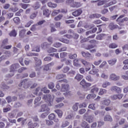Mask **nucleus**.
<instances>
[{
	"mask_svg": "<svg viewBox=\"0 0 128 128\" xmlns=\"http://www.w3.org/2000/svg\"><path fill=\"white\" fill-rule=\"evenodd\" d=\"M102 16V14H94L90 16V18H98Z\"/></svg>",
	"mask_w": 128,
	"mask_h": 128,
	"instance_id": "4468645a",
	"label": "nucleus"
},
{
	"mask_svg": "<svg viewBox=\"0 0 128 128\" xmlns=\"http://www.w3.org/2000/svg\"><path fill=\"white\" fill-rule=\"evenodd\" d=\"M112 92H116L118 94H120L122 92V89L120 87L116 86H112L110 88Z\"/></svg>",
	"mask_w": 128,
	"mask_h": 128,
	"instance_id": "423d86ee",
	"label": "nucleus"
},
{
	"mask_svg": "<svg viewBox=\"0 0 128 128\" xmlns=\"http://www.w3.org/2000/svg\"><path fill=\"white\" fill-rule=\"evenodd\" d=\"M40 112H50V108L48 107V105L43 104L41 106V110Z\"/></svg>",
	"mask_w": 128,
	"mask_h": 128,
	"instance_id": "9d476101",
	"label": "nucleus"
},
{
	"mask_svg": "<svg viewBox=\"0 0 128 128\" xmlns=\"http://www.w3.org/2000/svg\"><path fill=\"white\" fill-rule=\"evenodd\" d=\"M53 46H54V48H60V47L62 46V44H60V42L54 43L53 44Z\"/></svg>",
	"mask_w": 128,
	"mask_h": 128,
	"instance_id": "4d7b16f0",
	"label": "nucleus"
},
{
	"mask_svg": "<svg viewBox=\"0 0 128 128\" xmlns=\"http://www.w3.org/2000/svg\"><path fill=\"white\" fill-rule=\"evenodd\" d=\"M74 66H80V64H78V60L75 59L74 60Z\"/></svg>",
	"mask_w": 128,
	"mask_h": 128,
	"instance_id": "f704fd0d",
	"label": "nucleus"
},
{
	"mask_svg": "<svg viewBox=\"0 0 128 128\" xmlns=\"http://www.w3.org/2000/svg\"><path fill=\"white\" fill-rule=\"evenodd\" d=\"M122 96H124L123 94H118L112 95L110 96V98L112 100H118H118H121V98H122Z\"/></svg>",
	"mask_w": 128,
	"mask_h": 128,
	"instance_id": "39448f33",
	"label": "nucleus"
},
{
	"mask_svg": "<svg viewBox=\"0 0 128 128\" xmlns=\"http://www.w3.org/2000/svg\"><path fill=\"white\" fill-rule=\"evenodd\" d=\"M102 62V60H96L94 62V66H100Z\"/></svg>",
	"mask_w": 128,
	"mask_h": 128,
	"instance_id": "864d4df0",
	"label": "nucleus"
},
{
	"mask_svg": "<svg viewBox=\"0 0 128 128\" xmlns=\"http://www.w3.org/2000/svg\"><path fill=\"white\" fill-rule=\"evenodd\" d=\"M82 10L81 9H78L75 12H73L72 14L74 16H80L82 14Z\"/></svg>",
	"mask_w": 128,
	"mask_h": 128,
	"instance_id": "1a4fd4ad",
	"label": "nucleus"
},
{
	"mask_svg": "<svg viewBox=\"0 0 128 128\" xmlns=\"http://www.w3.org/2000/svg\"><path fill=\"white\" fill-rule=\"evenodd\" d=\"M4 54H5L6 56H6V58H10V56H12V53L10 51H6L4 52Z\"/></svg>",
	"mask_w": 128,
	"mask_h": 128,
	"instance_id": "8fccbe9b",
	"label": "nucleus"
},
{
	"mask_svg": "<svg viewBox=\"0 0 128 128\" xmlns=\"http://www.w3.org/2000/svg\"><path fill=\"white\" fill-rule=\"evenodd\" d=\"M116 22L121 26H124V24H122L124 22V19H120V18H118V19L116 20Z\"/></svg>",
	"mask_w": 128,
	"mask_h": 128,
	"instance_id": "5701e85b",
	"label": "nucleus"
},
{
	"mask_svg": "<svg viewBox=\"0 0 128 128\" xmlns=\"http://www.w3.org/2000/svg\"><path fill=\"white\" fill-rule=\"evenodd\" d=\"M60 10H54L52 14V16H56V14H59V12H60Z\"/></svg>",
	"mask_w": 128,
	"mask_h": 128,
	"instance_id": "37998d69",
	"label": "nucleus"
},
{
	"mask_svg": "<svg viewBox=\"0 0 128 128\" xmlns=\"http://www.w3.org/2000/svg\"><path fill=\"white\" fill-rule=\"evenodd\" d=\"M112 84L110 82H108V81L104 82L102 84V88H106L108 86H110Z\"/></svg>",
	"mask_w": 128,
	"mask_h": 128,
	"instance_id": "f3484780",
	"label": "nucleus"
},
{
	"mask_svg": "<svg viewBox=\"0 0 128 128\" xmlns=\"http://www.w3.org/2000/svg\"><path fill=\"white\" fill-rule=\"evenodd\" d=\"M56 52V49L51 48L48 50V52Z\"/></svg>",
	"mask_w": 128,
	"mask_h": 128,
	"instance_id": "69168bd1",
	"label": "nucleus"
},
{
	"mask_svg": "<svg viewBox=\"0 0 128 128\" xmlns=\"http://www.w3.org/2000/svg\"><path fill=\"white\" fill-rule=\"evenodd\" d=\"M82 78H84V76L78 74H76V75L74 77V80H76L78 82H80V80H82Z\"/></svg>",
	"mask_w": 128,
	"mask_h": 128,
	"instance_id": "ddd939ff",
	"label": "nucleus"
},
{
	"mask_svg": "<svg viewBox=\"0 0 128 128\" xmlns=\"http://www.w3.org/2000/svg\"><path fill=\"white\" fill-rule=\"evenodd\" d=\"M76 56H78V55H76V54H68V58L70 60H74V58H76Z\"/></svg>",
	"mask_w": 128,
	"mask_h": 128,
	"instance_id": "c85d7f7f",
	"label": "nucleus"
},
{
	"mask_svg": "<svg viewBox=\"0 0 128 128\" xmlns=\"http://www.w3.org/2000/svg\"><path fill=\"white\" fill-rule=\"evenodd\" d=\"M78 103H76L73 106L72 108L76 112V110L78 109Z\"/></svg>",
	"mask_w": 128,
	"mask_h": 128,
	"instance_id": "09e8293b",
	"label": "nucleus"
},
{
	"mask_svg": "<svg viewBox=\"0 0 128 128\" xmlns=\"http://www.w3.org/2000/svg\"><path fill=\"white\" fill-rule=\"evenodd\" d=\"M40 3H38V2H36V4H34V6H32V8H34V10H38V8H40Z\"/></svg>",
	"mask_w": 128,
	"mask_h": 128,
	"instance_id": "c9c22d12",
	"label": "nucleus"
},
{
	"mask_svg": "<svg viewBox=\"0 0 128 128\" xmlns=\"http://www.w3.org/2000/svg\"><path fill=\"white\" fill-rule=\"evenodd\" d=\"M59 40L60 42H64V44H70V41L66 39L59 38Z\"/></svg>",
	"mask_w": 128,
	"mask_h": 128,
	"instance_id": "49530a36",
	"label": "nucleus"
},
{
	"mask_svg": "<svg viewBox=\"0 0 128 128\" xmlns=\"http://www.w3.org/2000/svg\"><path fill=\"white\" fill-rule=\"evenodd\" d=\"M109 28L110 30H114V28H116V25H114V23H110L109 25Z\"/></svg>",
	"mask_w": 128,
	"mask_h": 128,
	"instance_id": "58836bf2",
	"label": "nucleus"
},
{
	"mask_svg": "<svg viewBox=\"0 0 128 128\" xmlns=\"http://www.w3.org/2000/svg\"><path fill=\"white\" fill-rule=\"evenodd\" d=\"M26 56H38V54H36L29 52L26 54Z\"/></svg>",
	"mask_w": 128,
	"mask_h": 128,
	"instance_id": "3c124183",
	"label": "nucleus"
},
{
	"mask_svg": "<svg viewBox=\"0 0 128 128\" xmlns=\"http://www.w3.org/2000/svg\"><path fill=\"white\" fill-rule=\"evenodd\" d=\"M1 48H4L5 50H10V48H11L12 46H6L4 45H2Z\"/></svg>",
	"mask_w": 128,
	"mask_h": 128,
	"instance_id": "e2e57ef3",
	"label": "nucleus"
},
{
	"mask_svg": "<svg viewBox=\"0 0 128 128\" xmlns=\"http://www.w3.org/2000/svg\"><path fill=\"white\" fill-rule=\"evenodd\" d=\"M70 90V86L68 84H62L61 92H66L64 93V96H68L70 94V92L68 91Z\"/></svg>",
	"mask_w": 128,
	"mask_h": 128,
	"instance_id": "f257e3e1",
	"label": "nucleus"
},
{
	"mask_svg": "<svg viewBox=\"0 0 128 128\" xmlns=\"http://www.w3.org/2000/svg\"><path fill=\"white\" fill-rule=\"evenodd\" d=\"M98 68H94L92 70L89 72L90 74H98Z\"/></svg>",
	"mask_w": 128,
	"mask_h": 128,
	"instance_id": "b1692460",
	"label": "nucleus"
},
{
	"mask_svg": "<svg viewBox=\"0 0 128 128\" xmlns=\"http://www.w3.org/2000/svg\"><path fill=\"white\" fill-rule=\"evenodd\" d=\"M62 18V15L60 14L56 17H55L54 20H60Z\"/></svg>",
	"mask_w": 128,
	"mask_h": 128,
	"instance_id": "0e129e2a",
	"label": "nucleus"
},
{
	"mask_svg": "<svg viewBox=\"0 0 128 128\" xmlns=\"http://www.w3.org/2000/svg\"><path fill=\"white\" fill-rule=\"evenodd\" d=\"M80 3L78 2H74L73 4H71V6L72 8H80Z\"/></svg>",
	"mask_w": 128,
	"mask_h": 128,
	"instance_id": "4be33fe9",
	"label": "nucleus"
},
{
	"mask_svg": "<svg viewBox=\"0 0 128 128\" xmlns=\"http://www.w3.org/2000/svg\"><path fill=\"white\" fill-rule=\"evenodd\" d=\"M88 108H90L91 110H96V104H90L88 106Z\"/></svg>",
	"mask_w": 128,
	"mask_h": 128,
	"instance_id": "c03bdc74",
	"label": "nucleus"
},
{
	"mask_svg": "<svg viewBox=\"0 0 128 128\" xmlns=\"http://www.w3.org/2000/svg\"><path fill=\"white\" fill-rule=\"evenodd\" d=\"M106 92V90L100 88V90L99 94L100 96L104 94Z\"/></svg>",
	"mask_w": 128,
	"mask_h": 128,
	"instance_id": "a19ab883",
	"label": "nucleus"
},
{
	"mask_svg": "<svg viewBox=\"0 0 128 128\" xmlns=\"http://www.w3.org/2000/svg\"><path fill=\"white\" fill-rule=\"evenodd\" d=\"M20 68V64H15L10 66V70H12V75L14 74V72Z\"/></svg>",
	"mask_w": 128,
	"mask_h": 128,
	"instance_id": "20e7f679",
	"label": "nucleus"
},
{
	"mask_svg": "<svg viewBox=\"0 0 128 128\" xmlns=\"http://www.w3.org/2000/svg\"><path fill=\"white\" fill-rule=\"evenodd\" d=\"M82 126L84 128H90V125L86 122L83 121L82 124Z\"/></svg>",
	"mask_w": 128,
	"mask_h": 128,
	"instance_id": "c756f323",
	"label": "nucleus"
},
{
	"mask_svg": "<svg viewBox=\"0 0 128 128\" xmlns=\"http://www.w3.org/2000/svg\"><path fill=\"white\" fill-rule=\"evenodd\" d=\"M82 56H84V58H90V54L88 53V52H81Z\"/></svg>",
	"mask_w": 128,
	"mask_h": 128,
	"instance_id": "cd10ccee",
	"label": "nucleus"
},
{
	"mask_svg": "<svg viewBox=\"0 0 128 128\" xmlns=\"http://www.w3.org/2000/svg\"><path fill=\"white\" fill-rule=\"evenodd\" d=\"M106 36V34H102L98 35L96 36V40H102V38H104V36Z\"/></svg>",
	"mask_w": 128,
	"mask_h": 128,
	"instance_id": "473e14b6",
	"label": "nucleus"
},
{
	"mask_svg": "<svg viewBox=\"0 0 128 128\" xmlns=\"http://www.w3.org/2000/svg\"><path fill=\"white\" fill-rule=\"evenodd\" d=\"M40 97H38L34 100V104L36 106H38L40 104Z\"/></svg>",
	"mask_w": 128,
	"mask_h": 128,
	"instance_id": "2f4dec72",
	"label": "nucleus"
},
{
	"mask_svg": "<svg viewBox=\"0 0 128 128\" xmlns=\"http://www.w3.org/2000/svg\"><path fill=\"white\" fill-rule=\"evenodd\" d=\"M35 60V68H36V70H40V66L42 65V60L40 59H38V58L35 57L34 58Z\"/></svg>",
	"mask_w": 128,
	"mask_h": 128,
	"instance_id": "f03ea898",
	"label": "nucleus"
},
{
	"mask_svg": "<svg viewBox=\"0 0 128 128\" xmlns=\"http://www.w3.org/2000/svg\"><path fill=\"white\" fill-rule=\"evenodd\" d=\"M120 77L114 74H112L109 76L110 80H112L114 82H118V80H120Z\"/></svg>",
	"mask_w": 128,
	"mask_h": 128,
	"instance_id": "7ed1b4c3",
	"label": "nucleus"
},
{
	"mask_svg": "<svg viewBox=\"0 0 128 128\" xmlns=\"http://www.w3.org/2000/svg\"><path fill=\"white\" fill-rule=\"evenodd\" d=\"M43 14L46 16H49L50 14V11L48 9H44L43 10Z\"/></svg>",
	"mask_w": 128,
	"mask_h": 128,
	"instance_id": "412c9836",
	"label": "nucleus"
},
{
	"mask_svg": "<svg viewBox=\"0 0 128 128\" xmlns=\"http://www.w3.org/2000/svg\"><path fill=\"white\" fill-rule=\"evenodd\" d=\"M94 2H97V6H102L106 4V0H98L96 1H93Z\"/></svg>",
	"mask_w": 128,
	"mask_h": 128,
	"instance_id": "2eb2a0df",
	"label": "nucleus"
},
{
	"mask_svg": "<svg viewBox=\"0 0 128 128\" xmlns=\"http://www.w3.org/2000/svg\"><path fill=\"white\" fill-rule=\"evenodd\" d=\"M100 76L104 80H108V75L104 72L101 74Z\"/></svg>",
	"mask_w": 128,
	"mask_h": 128,
	"instance_id": "a878e982",
	"label": "nucleus"
},
{
	"mask_svg": "<svg viewBox=\"0 0 128 128\" xmlns=\"http://www.w3.org/2000/svg\"><path fill=\"white\" fill-rule=\"evenodd\" d=\"M110 100L108 99H106L104 100H102L100 102V104H102V106H110Z\"/></svg>",
	"mask_w": 128,
	"mask_h": 128,
	"instance_id": "9b49d317",
	"label": "nucleus"
},
{
	"mask_svg": "<svg viewBox=\"0 0 128 128\" xmlns=\"http://www.w3.org/2000/svg\"><path fill=\"white\" fill-rule=\"evenodd\" d=\"M49 44H48V43L45 42L41 44V48H44V50L45 48H48Z\"/></svg>",
	"mask_w": 128,
	"mask_h": 128,
	"instance_id": "bb28decb",
	"label": "nucleus"
},
{
	"mask_svg": "<svg viewBox=\"0 0 128 128\" xmlns=\"http://www.w3.org/2000/svg\"><path fill=\"white\" fill-rule=\"evenodd\" d=\"M70 124V122H68V121H66L65 122H64L62 125V128H66V126H68Z\"/></svg>",
	"mask_w": 128,
	"mask_h": 128,
	"instance_id": "13d9d810",
	"label": "nucleus"
},
{
	"mask_svg": "<svg viewBox=\"0 0 128 128\" xmlns=\"http://www.w3.org/2000/svg\"><path fill=\"white\" fill-rule=\"evenodd\" d=\"M48 4L50 8H56V4L48 2Z\"/></svg>",
	"mask_w": 128,
	"mask_h": 128,
	"instance_id": "5fc2aeb1",
	"label": "nucleus"
},
{
	"mask_svg": "<svg viewBox=\"0 0 128 128\" xmlns=\"http://www.w3.org/2000/svg\"><path fill=\"white\" fill-rule=\"evenodd\" d=\"M67 74L68 76H74V74H76V71L74 70H70L68 74Z\"/></svg>",
	"mask_w": 128,
	"mask_h": 128,
	"instance_id": "4c0bfd02",
	"label": "nucleus"
},
{
	"mask_svg": "<svg viewBox=\"0 0 128 128\" xmlns=\"http://www.w3.org/2000/svg\"><path fill=\"white\" fill-rule=\"evenodd\" d=\"M96 96V94H88L86 97V98L88 100H90V98H94Z\"/></svg>",
	"mask_w": 128,
	"mask_h": 128,
	"instance_id": "79ce46f5",
	"label": "nucleus"
},
{
	"mask_svg": "<svg viewBox=\"0 0 128 128\" xmlns=\"http://www.w3.org/2000/svg\"><path fill=\"white\" fill-rule=\"evenodd\" d=\"M104 122H112V118L110 115H106L104 117Z\"/></svg>",
	"mask_w": 128,
	"mask_h": 128,
	"instance_id": "dca6fc26",
	"label": "nucleus"
},
{
	"mask_svg": "<svg viewBox=\"0 0 128 128\" xmlns=\"http://www.w3.org/2000/svg\"><path fill=\"white\" fill-rule=\"evenodd\" d=\"M6 100L8 104H10V102H12V98L10 96H8V97H6Z\"/></svg>",
	"mask_w": 128,
	"mask_h": 128,
	"instance_id": "bf43d9fd",
	"label": "nucleus"
},
{
	"mask_svg": "<svg viewBox=\"0 0 128 128\" xmlns=\"http://www.w3.org/2000/svg\"><path fill=\"white\" fill-rule=\"evenodd\" d=\"M108 62L110 64V66H114V64H116V59H111L110 60H108Z\"/></svg>",
	"mask_w": 128,
	"mask_h": 128,
	"instance_id": "aec40b11",
	"label": "nucleus"
},
{
	"mask_svg": "<svg viewBox=\"0 0 128 128\" xmlns=\"http://www.w3.org/2000/svg\"><path fill=\"white\" fill-rule=\"evenodd\" d=\"M22 85L24 88H28L30 86L27 80H25L24 81H22L20 84H19V86H22Z\"/></svg>",
	"mask_w": 128,
	"mask_h": 128,
	"instance_id": "0eeeda50",
	"label": "nucleus"
},
{
	"mask_svg": "<svg viewBox=\"0 0 128 128\" xmlns=\"http://www.w3.org/2000/svg\"><path fill=\"white\" fill-rule=\"evenodd\" d=\"M46 124L48 126H52V124H54V122L52 120H46Z\"/></svg>",
	"mask_w": 128,
	"mask_h": 128,
	"instance_id": "680f3d73",
	"label": "nucleus"
},
{
	"mask_svg": "<svg viewBox=\"0 0 128 128\" xmlns=\"http://www.w3.org/2000/svg\"><path fill=\"white\" fill-rule=\"evenodd\" d=\"M26 36V30H21L20 32V38H24Z\"/></svg>",
	"mask_w": 128,
	"mask_h": 128,
	"instance_id": "72a5a7b5",
	"label": "nucleus"
},
{
	"mask_svg": "<svg viewBox=\"0 0 128 128\" xmlns=\"http://www.w3.org/2000/svg\"><path fill=\"white\" fill-rule=\"evenodd\" d=\"M6 16H7V18H12V16H14V13H8Z\"/></svg>",
	"mask_w": 128,
	"mask_h": 128,
	"instance_id": "774afa93",
	"label": "nucleus"
},
{
	"mask_svg": "<svg viewBox=\"0 0 128 128\" xmlns=\"http://www.w3.org/2000/svg\"><path fill=\"white\" fill-rule=\"evenodd\" d=\"M14 22L15 24H20V18L16 17L14 18Z\"/></svg>",
	"mask_w": 128,
	"mask_h": 128,
	"instance_id": "a18cd8bd",
	"label": "nucleus"
},
{
	"mask_svg": "<svg viewBox=\"0 0 128 128\" xmlns=\"http://www.w3.org/2000/svg\"><path fill=\"white\" fill-rule=\"evenodd\" d=\"M38 126V123L36 122L33 124L32 122H30L28 123V128H34Z\"/></svg>",
	"mask_w": 128,
	"mask_h": 128,
	"instance_id": "6ab92c4d",
	"label": "nucleus"
},
{
	"mask_svg": "<svg viewBox=\"0 0 128 128\" xmlns=\"http://www.w3.org/2000/svg\"><path fill=\"white\" fill-rule=\"evenodd\" d=\"M86 80H82L80 82V85L82 86V88H84L86 86Z\"/></svg>",
	"mask_w": 128,
	"mask_h": 128,
	"instance_id": "603ef678",
	"label": "nucleus"
},
{
	"mask_svg": "<svg viewBox=\"0 0 128 128\" xmlns=\"http://www.w3.org/2000/svg\"><path fill=\"white\" fill-rule=\"evenodd\" d=\"M16 30H12L10 34L9 35L10 36H16Z\"/></svg>",
	"mask_w": 128,
	"mask_h": 128,
	"instance_id": "e433bc0d",
	"label": "nucleus"
},
{
	"mask_svg": "<svg viewBox=\"0 0 128 128\" xmlns=\"http://www.w3.org/2000/svg\"><path fill=\"white\" fill-rule=\"evenodd\" d=\"M68 70H70V68L68 66L64 67L62 70V72L64 73L68 72Z\"/></svg>",
	"mask_w": 128,
	"mask_h": 128,
	"instance_id": "338daca9",
	"label": "nucleus"
},
{
	"mask_svg": "<svg viewBox=\"0 0 128 128\" xmlns=\"http://www.w3.org/2000/svg\"><path fill=\"white\" fill-rule=\"evenodd\" d=\"M55 112L58 114V116L59 118H62V111L60 110H55Z\"/></svg>",
	"mask_w": 128,
	"mask_h": 128,
	"instance_id": "393cba45",
	"label": "nucleus"
},
{
	"mask_svg": "<svg viewBox=\"0 0 128 128\" xmlns=\"http://www.w3.org/2000/svg\"><path fill=\"white\" fill-rule=\"evenodd\" d=\"M108 10L107 8H104L101 10V14H108Z\"/></svg>",
	"mask_w": 128,
	"mask_h": 128,
	"instance_id": "052dcab7",
	"label": "nucleus"
},
{
	"mask_svg": "<svg viewBox=\"0 0 128 128\" xmlns=\"http://www.w3.org/2000/svg\"><path fill=\"white\" fill-rule=\"evenodd\" d=\"M81 62L85 66H90L91 64L88 62H86V60H84V59H80V60Z\"/></svg>",
	"mask_w": 128,
	"mask_h": 128,
	"instance_id": "a211bd4d",
	"label": "nucleus"
},
{
	"mask_svg": "<svg viewBox=\"0 0 128 128\" xmlns=\"http://www.w3.org/2000/svg\"><path fill=\"white\" fill-rule=\"evenodd\" d=\"M48 118L50 120H52L56 118V114H51L48 116Z\"/></svg>",
	"mask_w": 128,
	"mask_h": 128,
	"instance_id": "ea45409f",
	"label": "nucleus"
},
{
	"mask_svg": "<svg viewBox=\"0 0 128 128\" xmlns=\"http://www.w3.org/2000/svg\"><path fill=\"white\" fill-rule=\"evenodd\" d=\"M37 14L38 12L33 13L32 14L30 15V18H31L32 20H34V18L36 17Z\"/></svg>",
	"mask_w": 128,
	"mask_h": 128,
	"instance_id": "6e6d98bb",
	"label": "nucleus"
},
{
	"mask_svg": "<svg viewBox=\"0 0 128 128\" xmlns=\"http://www.w3.org/2000/svg\"><path fill=\"white\" fill-rule=\"evenodd\" d=\"M86 122H88L90 124L94 120V118L91 116H88V118H86Z\"/></svg>",
	"mask_w": 128,
	"mask_h": 128,
	"instance_id": "7c9ffc66",
	"label": "nucleus"
},
{
	"mask_svg": "<svg viewBox=\"0 0 128 128\" xmlns=\"http://www.w3.org/2000/svg\"><path fill=\"white\" fill-rule=\"evenodd\" d=\"M109 48H118V45L114 43H112L109 45Z\"/></svg>",
	"mask_w": 128,
	"mask_h": 128,
	"instance_id": "de8ad7c7",
	"label": "nucleus"
},
{
	"mask_svg": "<svg viewBox=\"0 0 128 128\" xmlns=\"http://www.w3.org/2000/svg\"><path fill=\"white\" fill-rule=\"evenodd\" d=\"M90 92L92 94H98V88L96 86H94L91 88Z\"/></svg>",
	"mask_w": 128,
	"mask_h": 128,
	"instance_id": "6e6552de",
	"label": "nucleus"
},
{
	"mask_svg": "<svg viewBox=\"0 0 128 128\" xmlns=\"http://www.w3.org/2000/svg\"><path fill=\"white\" fill-rule=\"evenodd\" d=\"M116 4V0H114L106 4L103 6V8H108V6H112L114 4Z\"/></svg>",
	"mask_w": 128,
	"mask_h": 128,
	"instance_id": "f8f14e48",
	"label": "nucleus"
}]
</instances>
